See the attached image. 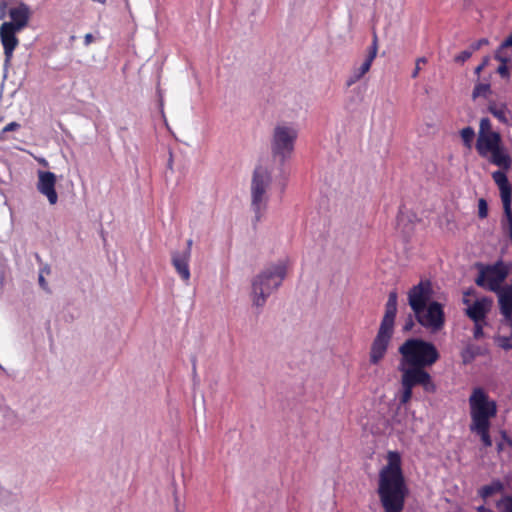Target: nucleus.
Returning a JSON list of instances; mask_svg holds the SVG:
<instances>
[{
    "instance_id": "nucleus-1",
    "label": "nucleus",
    "mask_w": 512,
    "mask_h": 512,
    "mask_svg": "<svg viewBox=\"0 0 512 512\" xmlns=\"http://www.w3.org/2000/svg\"><path fill=\"white\" fill-rule=\"evenodd\" d=\"M387 464L379 471L377 494L384 512H403L408 487L402 470L401 455L387 453Z\"/></svg>"
},
{
    "instance_id": "nucleus-2",
    "label": "nucleus",
    "mask_w": 512,
    "mask_h": 512,
    "mask_svg": "<svg viewBox=\"0 0 512 512\" xmlns=\"http://www.w3.org/2000/svg\"><path fill=\"white\" fill-rule=\"evenodd\" d=\"M432 295V282L428 279L421 280L409 289L408 304L416 321L422 327L432 332H438L445 325V312L443 304L431 301Z\"/></svg>"
},
{
    "instance_id": "nucleus-3",
    "label": "nucleus",
    "mask_w": 512,
    "mask_h": 512,
    "mask_svg": "<svg viewBox=\"0 0 512 512\" xmlns=\"http://www.w3.org/2000/svg\"><path fill=\"white\" fill-rule=\"evenodd\" d=\"M478 155L506 174L512 167V157L503 145L501 134L494 131L489 118H481L475 144Z\"/></svg>"
},
{
    "instance_id": "nucleus-4",
    "label": "nucleus",
    "mask_w": 512,
    "mask_h": 512,
    "mask_svg": "<svg viewBox=\"0 0 512 512\" xmlns=\"http://www.w3.org/2000/svg\"><path fill=\"white\" fill-rule=\"evenodd\" d=\"M469 407L471 432L480 437L484 447H491V420L496 417L498 412L496 401L491 399L483 388L476 387L469 397Z\"/></svg>"
},
{
    "instance_id": "nucleus-5",
    "label": "nucleus",
    "mask_w": 512,
    "mask_h": 512,
    "mask_svg": "<svg viewBox=\"0 0 512 512\" xmlns=\"http://www.w3.org/2000/svg\"><path fill=\"white\" fill-rule=\"evenodd\" d=\"M401 355L399 368L429 373L426 369L433 366L440 358L436 346L420 338L407 339L398 349Z\"/></svg>"
},
{
    "instance_id": "nucleus-6",
    "label": "nucleus",
    "mask_w": 512,
    "mask_h": 512,
    "mask_svg": "<svg viewBox=\"0 0 512 512\" xmlns=\"http://www.w3.org/2000/svg\"><path fill=\"white\" fill-rule=\"evenodd\" d=\"M287 266L284 262L270 265L252 281V301L257 307L265 304L267 298L280 287L286 277Z\"/></svg>"
},
{
    "instance_id": "nucleus-7",
    "label": "nucleus",
    "mask_w": 512,
    "mask_h": 512,
    "mask_svg": "<svg viewBox=\"0 0 512 512\" xmlns=\"http://www.w3.org/2000/svg\"><path fill=\"white\" fill-rule=\"evenodd\" d=\"M272 183L271 173L267 168H255L251 180V208L255 214V222H259L267 210L268 189Z\"/></svg>"
},
{
    "instance_id": "nucleus-8",
    "label": "nucleus",
    "mask_w": 512,
    "mask_h": 512,
    "mask_svg": "<svg viewBox=\"0 0 512 512\" xmlns=\"http://www.w3.org/2000/svg\"><path fill=\"white\" fill-rule=\"evenodd\" d=\"M401 372L400 385L401 389L398 394L400 406H406L413 397V389L416 386H421L426 393H435L437 386L430 375V373H422L417 370H403Z\"/></svg>"
},
{
    "instance_id": "nucleus-9",
    "label": "nucleus",
    "mask_w": 512,
    "mask_h": 512,
    "mask_svg": "<svg viewBox=\"0 0 512 512\" xmlns=\"http://www.w3.org/2000/svg\"><path fill=\"white\" fill-rule=\"evenodd\" d=\"M508 274V266L502 261H498L494 265L487 266L480 271L476 279V284L488 289L489 291L496 292L498 294V302L500 303L501 293L507 286L505 285L502 287V283L505 281Z\"/></svg>"
},
{
    "instance_id": "nucleus-10",
    "label": "nucleus",
    "mask_w": 512,
    "mask_h": 512,
    "mask_svg": "<svg viewBox=\"0 0 512 512\" xmlns=\"http://www.w3.org/2000/svg\"><path fill=\"white\" fill-rule=\"evenodd\" d=\"M297 136V130L292 126L277 125L272 138V153L284 161L291 155Z\"/></svg>"
},
{
    "instance_id": "nucleus-11",
    "label": "nucleus",
    "mask_w": 512,
    "mask_h": 512,
    "mask_svg": "<svg viewBox=\"0 0 512 512\" xmlns=\"http://www.w3.org/2000/svg\"><path fill=\"white\" fill-rule=\"evenodd\" d=\"M492 178L500 190L504 214L508 221L509 236L512 241V191L504 171H494Z\"/></svg>"
},
{
    "instance_id": "nucleus-12",
    "label": "nucleus",
    "mask_w": 512,
    "mask_h": 512,
    "mask_svg": "<svg viewBox=\"0 0 512 512\" xmlns=\"http://www.w3.org/2000/svg\"><path fill=\"white\" fill-rule=\"evenodd\" d=\"M394 331L379 328L375 338L372 341L369 361L372 365L379 364L385 357L390 345Z\"/></svg>"
},
{
    "instance_id": "nucleus-13",
    "label": "nucleus",
    "mask_w": 512,
    "mask_h": 512,
    "mask_svg": "<svg viewBox=\"0 0 512 512\" xmlns=\"http://www.w3.org/2000/svg\"><path fill=\"white\" fill-rule=\"evenodd\" d=\"M21 30L16 29L12 26V24H2L0 26V40L4 50L5 56V65H9L13 53L17 46L19 45V39L17 37V33Z\"/></svg>"
},
{
    "instance_id": "nucleus-14",
    "label": "nucleus",
    "mask_w": 512,
    "mask_h": 512,
    "mask_svg": "<svg viewBox=\"0 0 512 512\" xmlns=\"http://www.w3.org/2000/svg\"><path fill=\"white\" fill-rule=\"evenodd\" d=\"M378 52V38L376 33L373 35V41L371 46L368 49V54L364 62L360 67L354 68L351 76L347 80V86H352L356 82H358L366 73L369 72L374 59L377 56Z\"/></svg>"
},
{
    "instance_id": "nucleus-15",
    "label": "nucleus",
    "mask_w": 512,
    "mask_h": 512,
    "mask_svg": "<svg viewBox=\"0 0 512 512\" xmlns=\"http://www.w3.org/2000/svg\"><path fill=\"white\" fill-rule=\"evenodd\" d=\"M37 189L45 195L51 205H54L58 201V195L55 190L56 176L50 171H40L38 176Z\"/></svg>"
},
{
    "instance_id": "nucleus-16",
    "label": "nucleus",
    "mask_w": 512,
    "mask_h": 512,
    "mask_svg": "<svg viewBox=\"0 0 512 512\" xmlns=\"http://www.w3.org/2000/svg\"><path fill=\"white\" fill-rule=\"evenodd\" d=\"M8 16L11 21L4 22V24H12L16 29L23 30L29 24L31 10L27 4L21 2L17 6L9 8Z\"/></svg>"
},
{
    "instance_id": "nucleus-17",
    "label": "nucleus",
    "mask_w": 512,
    "mask_h": 512,
    "mask_svg": "<svg viewBox=\"0 0 512 512\" xmlns=\"http://www.w3.org/2000/svg\"><path fill=\"white\" fill-rule=\"evenodd\" d=\"M398 294L393 290L388 295V300L385 305V313L381 320L380 327L386 330L394 331L395 318L397 314Z\"/></svg>"
},
{
    "instance_id": "nucleus-18",
    "label": "nucleus",
    "mask_w": 512,
    "mask_h": 512,
    "mask_svg": "<svg viewBox=\"0 0 512 512\" xmlns=\"http://www.w3.org/2000/svg\"><path fill=\"white\" fill-rule=\"evenodd\" d=\"M172 265L180 278L188 283L190 280V269H189V252H173L172 253Z\"/></svg>"
},
{
    "instance_id": "nucleus-19",
    "label": "nucleus",
    "mask_w": 512,
    "mask_h": 512,
    "mask_svg": "<svg viewBox=\"0 0 512 512\" xmlns=\"http://www.w3.org/2000/svg\"><path fill=\"white\" fill-rule=\"evenodd\" d=\"M490 309V302L483 298L480 300H476L470 307L467 309L468 317L474 322H483L486 318V315Z\"/></svg>"
},
{
    "instance_id": "nucleus-20",
    "label": "nucleus",
    "mask_w": 512,
    "mask_h": 512,
    "mask_svg": "<svg viewBox=\"0 0 512 512\" xmlns=\"http://www.w3.org/2000/svg\"><path fill=\"white\" fill-rule=\"evenodd\" d=\"M504 491V484L500 480H493L490 484L481 487L478 490V495L483 499L487 500L495 494L502 493Z\"/></svg>"
},
{
    "instance_id": "nucleus-21",
    "label": "nucleus",
    "mask_w": 512,
    "mask_h": 512,
    "mask_svg": "<svg viewBox=\"0 0 512 512\" xmlns=\"http://www.w3.org/2000/svg\"><path fill=\"white\" fill-rule=\"evenodd\" d=\"M488 111L496 117L500 122L504 124H509V110L506 106V104H497L495 102H491L488 105Z\"/></svg>"
},
{
    "instance_id": "nucleus-22",
    "label": "nucleus",
    "mask_w": 512,
    "mask_h": 512,
    "mask_svg": "<svg viewBox=\"0 0 512 512\" xmlns=\"http://www.w3.org/2000/svg\"><path fill=\"white\" fill-rule=\"evenodd\" d=\"M460 136H461V139H462L465 147H467L468 149H471L472 143H473V140L475 137L474 129L470 126H467L463 129H461Z\"/></svg>"
},
{
    "instance_id": "nucleus-23",
    "label": "nucleus",
    "mask_w": 512,
    "mask_h": 512,
    "mask_svg": "<svg viewBox=\"0 0 512 512\" xmlns=\"http://www.w3.org/2000/svg\"><path fill=\"white\" fill-rule=\"evenodd\" d=\"M490 93V84L488 83H478L475 85L472 97L473 99H477L478 97H487Z\"/></svg>"
},
{
    "instance_id": "nucleus-24",
    "label": "nucleus",
    "mask_w": 512,
    "mask_h": 512,
    "mask_svg": "<svg viewBox=\"0 0 512 512\" xmlns=\"http://www.w3.org/2000/svg\"><path fill=\"white\" fill-rule=\"evenodd\" d=\"M496 506L501 512H512V496H503L497 501Z\"/></svg>"
},
{
    "instance_id": "nucleus-25",
    "label": "nucleus",
    "mask_w": 512,
    "mask_h": 512,
    "mask_svg": "<svg viewBox=\"0 0 512 512\" xmlns=\"http://www.w3.org/2000/svg\"><path fill=\"white\" fill-rule=\"evenodd\" d=\"M500 311L505 319L512 318V299L500 302Z\"/></svg>"
},
{
    "instance_id": "nucleus-26",
    "label": "nucleus",
    "mask_w": 512,
    "mask_h": 512,
    "mask_svg": "<svg viewBox=\"0 0 512 512\" xmlns=\"http://www.w3.org/2000/svg\"><path fill=\"white\" fill-rule=\"evenodd\" d=\"M21 127V125L18 123V122H10L9 124H7L0 132V140H6L7 139V136L6 134L8 132H12V131H17L19 130Z\"/></svg>"
},
{
    "instance_id": "nucleus-27",
    "label": "nucleus",
    "mask_w": 512,
    "mask_h": 512,
    "mask_svg": "<svg viewBox=\"0 0 512 512\" xmlns=\"http://www.w3.org/2000/svg\"><path fill=\"white\" fill-rule=\"evenodd\" d=\"M478 215L480 218H486L488 215L487 202L482 198L478 202Z\"/></svg>"
},
{
    "instance_id": "nucleus-28",
    "label": "nucleus",
    "mask_w": 512,
    "mask_h": 512,
    "mask_svg": "<svg viewBox=\"0 0 512 512\" xmlns=\"http://www.w3.org/2000/svg\"><path fill=\"white\" fill-rule=\"evenodd\" d=\"M472 54H473V52H472L471 49L470 50H464V51L460 52L458 55H456L454 60H455V62H458V63H464L468 59H470Z\"/></svg>"
},
{
    "instance_id": "nucleus-29",
    "label": "nucleus",
    "mask_w": 512,
    "mask_h": 512,
    "mask_svg": "<svg viewBox=\"0 0 512 512\" xmlns=\"http://www.w3.org/2000/svg\"><path fill=\"white\" fill-rule=\"evenodd\" d=\"M427 63V59L425 57H420L416 60V63H415V69L414 71L412 72V75L411 77L412 78H417L418 75H419V72L421 70V64H426Z\"/></svg>"
},
{
    "instance_id": "nucleus-30",
    "label": "nucleus",
    "mask_w": 512,
    "mask_h": 512,
    "mask_svg": "<svg viewBox=\"0 0 512 512\" xmlns=\"http://www.w3.org/2000/svg\"><path fill=\"white\" fill-rule=\"evenodd\" d=\"M497 73L501 76L503 79H509L510 72L507 64H500L497 68Z\"/></svg>"
},
{
    "instance_id": "nucleus-31",
    "label": "nucleus",
    "mask_w": 512,
    "mask_h": 512,
    "mask_svg": "<svg viewBox=\"0 0 512 512\" xmlns=\"http://www.w3.org/2000/svg\"><path fill=\"white\" fill-rule=\"evenodd\" d=\"M488 44H489L488 39L481 38V39L477 40L476 42L472 43L470 46V49L472 50V52H475V51L479 50L482 46H485Z\"/></svg>"
},
{
    "instance_id": "nucleus-32",
    "label": "nucleus",
    "mask_w": 512,
    "mask_h": 512,
    "mask_svg": "<svg viewBox=\"0 0 512 512\" xmlns=\"http://www.w3.org/2000/svg\"><path fill=\"white\" fill-rule=\"evenodd\" d=\"M474 338L479 339L483 336L482 322H474Z\"/></svg>"
},
{
    "instance_id": "nucleus-33",
    "label": "nucleus",
    "mask_w": 512,
    "mask_h": 512,
    "mask_svg": "<svg viewBox=\"0 0 512 512\" xmlns=\"http://www.w3.org/2000/svg\"><path fill=\"white\" fill-rule=\"evenodd\" d=\"M489 61H490V58H489L488 56H486V57H484V58H483L482 63H481V64H479V65L475 68V71H474V72H475V74H476L477 76H479V75H480L481 71H482V70H483V69L488 65Z\"/></svg>"
},
{
    "instance_id": "nucleus-34",
    "label": "nucleus",
    "mask_w": 512,
    "mask_h": 512,
    "mask_svg": "<svg viewBox=\"0 0 512 512\" xmlns=\"http://www.w3.org/2000/svg\"><path fill=\"white\" fill-rule=\"evenodd\" d=\"M503 49H500V47L497 49V51L494 54V58L500 62V64H507L509 59L501 54V51Z\"/></svg>"
},
{
    "instance_id": "nucleus-35",
    "label": "nucleus",
    "mask_w": 512,
    "mask_h": 512,
    "mask_svg": "<svg viewBox=\"0 0 512 512\" xmlns=\"http://www.w3.org/2000/svg\"><path fill=\"white\" fill-rule=\"evenodd\" d=\"M501 438L502 441L508 446L512 447V439L509 437L506 431H501Z\"/></svg>"
},
{
    "instance_id": "nucleus-36",
    "label": "nucleus",
    "mask_w": 512,
    "mask_h": 512,
    "mask_svg": "<svg viewBox=\"0 0 512 512\" xmlns=\"http://www.w3.org/2000/svg\"><path fill=\"white\" fill-rule=\"evenodd\" d=\"M512 47V33L501 43L500 49Z\"/></svg>"
},
{
    "instance_id": "nucleus-37",
    "label": "nucleus",
    "mask_w": 512,
    "mask_h": 512,
    "mask_svg": "<svg viewBox=\"0 0 512 512\" xmlns=\"http://www.w3.org/2000/svg\"><path fill=\"white\" fill-rule=\"evenodd\" d=\"M94 41V37L91 33H88L84 37V45L88 46Z\"/></svg>"
},
{
    "instance_id": "nucleus-38",
    "label": "nucleus",
    "mask_w": 512,
    "mask_h": 512,
    "mask_svg": "<svg viewBox=\"0 0 512 512\" xmlns=\"http://www.w3.org/2000/svg\"><path fill=\"white\" fill-rule=\"evenodd\" d=\"M193 241L192 239H189L187 241V247L183 252H189V257H191V248H192Z\"/></svg>"
},
{
    "instance_id": "nucleus-39",
    "label": "nucleus",
    "mask_w": 512,
    "mask_h": 512,
    "mask_svg": "<svg viewBox=\"0 0 512 512\" xmlns=\"http://www.w3.org/2000/svg\"><path fill=\"white\" fill-rule=\"evenodd\" d=\"M413 327V320L411 317H409L408 321L406 322L404 326V330L408 331Z\"/></svg>"
},
{
    "instance_id": "nucleus-40",
    "label": "nucleus",
    "mask_w": 512,
    "mask_h": 512,
    "mask_svg": "<svg viewBox=\"0 0 512 512\" xmlns=\"http://www.w3.org/2000/svg\"><path fill=\"white\" fill-rule=\"evenodd\" d=\"M39 284L43 289H46L47 283L42 275L39 276Z\"/></svg>"
},
{
    "instance_id": "nucleus-41",
    "label": "nucleus",
    "mask_w": 512,
    "mask_h": 512,
    "mask_svg": "<svg viewBox=\"0 0 512 512\" xmlns=\"http://www.w3.org/2000/svg\"><path fill=\"white\" fill-rule=\"evenodd\" d=\"M504 445H505V443H504L503 441H501V442H499V443L497 444V450H498V452H501V451H503V450H504Z\"/></svg>"
},
{
    "instance_id": "nucleus-42",
    "label": "nucleus",
    "mask_w": 512,
    "mask_h": 512,
    "mask_svg": "<svg viewBox=\"0 0 512 512\" xmlns=\"http://www.w3.org/2000/svg\"><path fill=\"white\" fill-rule=\"evenodd\" d=\"M5 6H6V3H3V4H1V5H0V8H1V9H4V8H5Z\"/></svg>"
},
{
    "instance_id": "nucleus-43",
    "label": "nucleus",
    "mask_w": 512,
    "mask_h": 512,
    "mask_svg": "<svg viewBox=\"0 0 512 512\" xmlns=\"http://www.w3.org/2000/svg\"><path fill=\"white\" fill-rule=\"evenodd\" d=\"M3 17H4V12L1 13L0 19H2Z\"/></svg>"
},
{
    "instance_id": "nucleus-44",
    "label": "nucleus",
    "mask_w": 512,
    "mask_h": 512,
    "mask_svg": "<svg viewBox=\"0 0 512 512\" xmlns=\"http://www.w3.org/2000/svg\"><path fill=\"white\" fill-rule=\"evenodd\" d=\"M509 121H510V123H509V124H511V125H512V116L509 118Z\"/></svg>"
}]
</instances>
